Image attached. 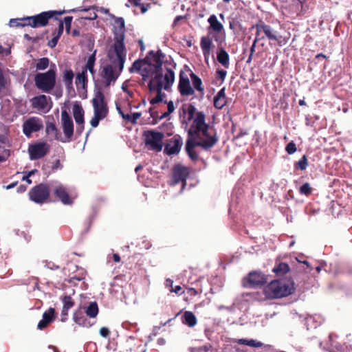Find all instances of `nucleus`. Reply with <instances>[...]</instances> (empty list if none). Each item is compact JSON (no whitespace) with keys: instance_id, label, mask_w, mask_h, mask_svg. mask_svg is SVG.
<instances>
[{"instance_id":"58836bf2","label":"nucleus","mask_w":352,"mask_h":352,"mask_svg":"<svg viewBox=\"0 0 352 352\" xmlns=\"http://www.w3.org/2000/svg\"><path fill=\"white\" fill-rule=\"evenodd\" d=\"M42 319L50 323L53 322L55 319V309L50 307L47 311L43 313Z\"/></svg>"},{"instance_id":"2f4dec72","label":"nucleus","mask_w":352,"mask_h":352,"mask_svg":"<svg viewBox=\"0 0 352 352\" xmlns=\"http://www.w3.org/2000/svg\"><path fill=\"white\" fill-rule=\"evenodd\" d=\"M98 306L96 302H91L89 305L85 307V312L87 316L89 318H96L98 314Z\"/></svg>"},{"instance_id":"864d4df0","label":"nucleus","mask_w":352,"mask_h":352,"mask_svg":"<svg viewBox=\"0 0 352 352\" xmlns=\"http://www.w3.org/2000/svg\"><path fill=\"white\" fill-rule=\"evenodd\" d=\"M117 109L118 110L119 113L121 115L122 118L125 120L131 122V114H124L122 111L120 107H117Z\"/></svg>"},{"instance_id":"1a4fd4ad","label":"nucleus","mask_w":352,"mask_h":352,"mask_svg":"<svg viewBox=\"0 0 352 352\" xmlns=\"http://www.w3.org/2000/svg\"><path fill=\"white\" fill-rule=\"evenodd\" d=\"M30 199L38 204L50 202V188L47 184L41 183L34 186L28 193Z\"/></svg>"},{"instance_id":"ddd939ff","label":"nucleus","mask_w":352,"mask_h":352,"mask_svg":"<svg viewBox=\"0 0 352 352\" xmlns=\"http://www.w3.org/2000/svg\"><path fill=\"white\" fill-rule=\"evenodd\" d=\"M43 128V121L37 117H31L23 124V132L28 138L31 137L33 133L38 132Z\"/></svg>"},{"instance_id":"a18cd8bd","label":"nucleus","mask_w":352,"mask_h":352,"mask_svg":"<svg viewBox=\"0 0 352 352\" xmlns=\"http://www.w3.org/2000/svg\"><path fill=\"white\" fill-rule=\"evenodd\" d=\"M300 192L303 195H309L311 192V188L308 183L304 184L300 188Z\"/></svg>"},{"instance_id":"b1692460","label":"nucleus","mask_w":352,"mask_h":352,"mask_svg":"<svg viewBox=\"0 0 352 352\" xmlns=\"http://www.w3.org/2000/svg\"><path fill=\"white\" fill-rule=\"evenodd\" d=\"M142 140L146 148L150 151L154 150V130L144 131Z\"/></svg>"},{"instance_id":"20e7f679","label":"nucleus","mask_w":352,"mask_h":352,"mask_svg":"<svg viewBox=\"0 0 352 352\" xmlns=\"http://www.w3.org/2000/svg\"><path fill=\"white\" fill-rule=\"evenodd\" d=\"M151 56L154 57V50H150L145 58L135 60L129 71L138 73L142 76L141 85L152 93L154 91V63H151Z\"/></svg>"},{"instance_id":"a211bd4d","label":"nucleus","mask_w":352,"mask_h":352,"mask_svg":"<svg viewBox=\"0 0 352 352\" xmlns=\"http://www.w3.org/2000/svg\"><path fill=\"white\" fill-rule=\"evenodd\" d=\"M57 24V28H52L51 29L46 30L44 32L45 34H47L49 32H52L53 37L52 39L49 40L47 43V45L51 48H54L56 46L60 37L63 33L64 28L63 21L58 20Z\"/></svg>"},{"instance_id":"79ce46f5","label":"nucleus","mask_w":352,"mask_h":352,"mask_svg":"<svg viewBox=\"0 0 352 352\" xmlns=\"http://www.w3.org/2000/svg\"><path fill=\"white\" fill-rule=\"evenodd\" d=\"M307 0H294L297 12H302L308 8Z\"/></svg>"},{"instance_id":"393cba45","label":"nucleus","mask_w":352,"mask_h":352,"mask_svg":"<svg viewBox=\"0 0 352 352\" xmlns=\"http://www.w3.org/2000/svg\"><path fill=\"white\" fill-rule=\"evenodd\" d=\"M73 320L80 326L84 327H89L91 326L90 322L84 315V312L81 310V308H79L74 311L73 314Z\"/></svg>"},{"instance_id":"6e6552de","label":"nucleus","mask_w":352,"mask_h":352,"mask_svg":"<svg viewBox=\"0 0 352 352\" xmlns=\"http://www.w3.org/2000/svg\"><path fill=\"white\" fill-rule=\"evenodd\" d=\"M111 18L114 20L116 26L114 27L113 43L111 48L126 51L124 45L125 22L122 17H117L111 14Z\"/></svg>"},{"instance_id":"c85d7f7f","label":"nucleus","mask_w":352,"mask_h":352,"mask_svg":"<svg viewBox=\"0 0 352 352\" xmlns=\"http://www.w3.org/2000/svg\"><path fill=\"white\" fill-rule=\"evenodd\" d=\"M190 77L193 85V89L197 91L201 95H203L204 93V88L203 87L201 79L193 72L190 73Z\"/></svg>"},{"instance_id":"603ef678","label":"nucleus","mask_w":352,"mask_h":352,"mask_svg":"<svg viewBox=\"0 0 352 352\" xmlns=\"http://www.w3.org/2000/svg\"><path fill=\"white\" fill-rule=\"evenodd\" d=\"M100 334L102 337L107 338L110 335V331L107 327H102L100 329Z\"/></svg>"},{"instance_id":"052dcab7","label":"nucleus","mask_w":352,"mask_h":352,"mask_svg":"<svg viewBox=\"0 0 352 352\" xmlns=\"http://www.w3.org/2000/svg\"><path fill=\"white\" fill-rule=\"evenodd\" d=\"M162 149V142L157 141V133H155V151H161Z\"/></svg>"},{"instance_id":"4c0bfd02","label":"nucleus","mask_w":352,"mask_h":352,"mask_svg":"<svg viewBox=\"0 0 352 352\" xmlns=\"http://www.w3.org/2000/svg\"><path fill=\"white\" fill-rule=\"evenodd\" d=\"M25 23H27V21L25 20V17L21 19H12L9 22V25L12 28L28 26V25H25Z\"/></svg>"},{"instance_id":"de8ad7c7","label":"nucleus","mask_w":352,"mask_h":352,"mask_svg":"<svg viewBox=\"0 0 352 352\" xmlns=\"http://www.w3.org/2000/svg\"><path fill=\"white\" fill-rule=\"evenodd\" d=\"M6 84L7 82L3 74V72L0 68V92L6 88Z\"/></svg>"},{"instance_id":"cd10ccee","label":"nucleus","mask_w":352,"mask_h":352,"mask_svg":"<svg viewBox=\"0 0 352 352\" xmlns=\"http://www.w3.org/2000/svg\"><path fill=\"white\" fill-rule=\"evenodd\" d=\"M139 179L146 187L153 186L154 175L148 168H146V171H145L142 175L139 176Z\"/></svg>"},{"instance_id":"9b49d317","label":"nucleus","mask_w":352,"mask_h":352,"mask_svg":"<svg viewBox=\"0 0 352 352\" xmlns=\"http://www.w3.org/2000/svg\"><path fill=\"white\" fill-rule=\"evenodd\" d=\"M94 115L104 119L108 114V107L104 101V96L103 93L98 91L95 98L92 100Z\"/></svg>"},{"instance_id":"680f3d73","label":"nucleus","mask_w":352,"mask_h":352,"mask_svg":"<svg viewBox=\"0 0 352 352\" xmlns=\"http://www.w3.org/2000/svg\"><path fill=\"white\" fill-rule=\"evenodd\" d=\"M141 113H134L131 115V123L135 124L137 122V120L140 117Z\"/></svg>"},{"instance_id":"c756f323","label":"nucleus","mask_w":352,"mask_h":352,"mask_svg":"<svg viewBox=\"0 0 352 352\" xmlns=\"http://www.w3.org/2000/svg\"><path fill=\"white\" fill-rule=\"evenodd\" d=\"M197 318L194 314L190 311H186L184 313L182 316V322L188 325V327H192L197 324Z\"/></svg>"},{"instance_id":"4d7b16f0","label":"nucleus","mask_w":352,"mask_h":352,"mask_svg":"<svg viewBox=\"0 0 352 352\" xmlns=\"http://www.w3.org/2000/svg\"><path fill=\"white\" fill-rule=\"evenodd\" d=\"M97 17H98V15L94 11H93L92 12H90L89 14V15L82 16L83 19H88V20H95Z\"/></svg>"},{"instance_id":"f704fd0d","label":"nucleus","mask_w":352,"mask_h":352,"mask_svg":"<svg viewBox=\"0 0 352 352\" xmlns=\"http://www.w3.org/2000/svg\"><path fill=\"white\" fill-rule=\"evenodd\" d=\"M272 271L277 275L283 276L289 271V267L285 263H280Z\"/></svg>"},{"instance_id":"a19ab883","label":"nucleus","mask_w":352,"mask_h":352,"mask_svg":"<svg viewBox=\"0 0 352 352\" xmlns=\"http://www.w3.org/2000/svg\"><path fill=\"white\" fill-rule=\"evenodd\" d=\"M97 50H95L94 52L89 56L87 63L85 67H82V70L87 72V69L89 67H94L95 62H96V56Z\"/></svg>"},{"instance_id":"13d9d810","label":"nucleus","mask_w":352,"mask_h":352,"mask_svg":"<svg viewBox=\"0 0 352 352\" xmlns=\"http://www.w3.org/2000/svg\"><path fill=\"white\" fill-rule=\"evenodd\" d=\"M84 124H76V133L78 135H80L84 130Z\"/></svg>"},{"instance_id":"0e129e2a","label":"nucleus","mask_w":352,"mask_h":352,"mask_svg":"<svg viewBox=\"0 0 352 352\" xmlns=\"http://www.w3.org/2000/svg\"><path fill=\"white\" fill-rule=\"evenodd\" d=\"M195 108L194 106H192L190 105L188 108V116H189V119L192 118L193 117V115H194V113H195Z\"/></svg>"},{"instance_id":"bf43d9fd","label":"nucleus","mask_w":352,"mask_h":352,"mask_svg":"<svg viewBox=\"0 0 352 352\" xmlns=\"http://www.w3.org/2000/svg\"><path fill=\"white\" fill-rule=\"evenodd\" d=\"M34 171L32 170L28 173L27 175H24L23 177V180L26 181L29 184H32V180L30 179V177L34 174Z\"/></svg>"},{"instance_id":"9d476101","label":"nucleus","mask_w":352,"mask_h":352,"mask_svg":"<svg viewBox=\"0 0 352 352\" xmlns=\"http://www.w3.org/2000/svg\"><path fill=\"white\" fill-rule=\"evenodd\" d=\"M173 181L171 184L175 185L179 182L182 183V189L183 190L186 185V179L189 176L190 169L188 167L183 166L181 164H175L173 168Z\"/></svg>"},{"instance_id":"6e6d98bb","label":"nucleus","mask_w":352,"mask_h":352,"mask_svg":"<svg viewBox=\"0 0 352 352\" xmlns=\"http://www.w3.org/2000/svg\"><path fill=\"white\" fill-rule=\"evenodd\" d=\"M50 323L47 321H45L44 320H40V322L38 323L37 328L40 330H43L45 329Z\"/></svg>"},{"instance_id":"7ed1b4c3","label":"nucleus","mask_w":352,"mask_h":352,"mask_svg":"<svg viewBox=\"0 0 352 352\" xmlns=\"http://www.w3.org/2000/svg\"><path fill=\"white\" fill-rule=\"evenodd\" d=\"M126 51L109 48L107 58L109 63L101 67L100 76L105 87L114 84L123 71L126 60Z\"/></svg>"},{"instance_id":"f8f14e48","label":"nucleus","mask_w":352,"mask_h":352,"mask_svg":"<svg viewBox=\"0 0 352 352\" xmlns=\"http://www.w3.org/2000/svg\"><path fill=\"white\" fill-rule=\"evenodd\" d=\"M50 149V146L45 142H37L30 145L28 153L32 160L43 157Z\"/></svg>"},{"instance_id":"5fc2aeb1","label":"nucleus","mask_w":352,"mask_h":352,"mask_svg":"<svg viewBox=\"0 0 352 352\" xmlns=\"http://www.w3.org/2000/svg\"><path fill=\"white\" fill-rule=\"evenodd\" d=\"M149 102H150V104H151V107L149 108L150 116H151V117H152L154 119V111H153L154 102H155L154 96H151L149 98Z\"/></svg>"},{"instance_id":"473e14b6","label":"nucleus","mask_w":352,"mask_h":352,"mask_svg":"<svg viewBox=\"0 0 352 352\" xmlns=\"http://www.w3.org/2000/svg\"><path fill=\"white\" fill-rule=\"evenodd\" d=\"M217 60L226 68L229 67V55L227 53V52L223 49L221 48L219 53L217 54Z\"/></svg>"},{"instance_id":"f03ea898","label":"nucleus","mask_w":352,"mask_h":352,"mask_svg":"<svg viewBox=\"0 0 352 352\" xmlns=\"http://www.w3.org/2000/svg\"><path fill=\"white\" fill-rule=\"evenodd\" d=\"M175 64L161 52H155V104L163 100L165 94L162 89L170 90L175 81Z\"/></svg>"},{"instance_id":"69168bd1","label":"nucleus","mask_w":352,"mask_h":352,"mask_svg":"<svg viewBox=\"0 0 352 352\" xmlns=\"http://www.w3.org/2000/svg\"><path fill=\"white\" fill-rule=\"evenodd\" d=\"M209 348L206 346L196 349L193 351V352H208Z\"/></svg>"},{"instance_id":"09e8293b","label":"nucleus","mask_w":352,"mask_h":352,"mask_svg":"<svg viewBox=\"0 0 352 352\" xmlns=\"http://www.w3.org/2000/svg\"><path fill=\"white\" fill-rule=\"evenodd\" d=\"M286 151L288 154L292 155L296 151V146L294 142H289L285 148Z\"/></svg>"},{"instance_id":"37998d69","label":"nucleus","mask_w":352,"mask_h":352,"mask_svg":"<svg viewBox=\"0 0 352 352\" xmlns=\"http://www.w3.org/2000/svg\"><path fill=\"white\" fill-rule=\"evenodd\" d=\"M175 110V107H174V104H173V102L172 101H169L168 103H167V111L164 112V113H162L161 116H158L157 115V112L155 111V118L157 117L159 118L160 120L162 119V118H166L167 116H168L171 113H173Z\"/></svg>"},{"instance_id":"5701e85b","label":"nucleus","mask_w":352,"mask_h":352,"mask_svg":"<svg viewBox=\"0 0 352 352\" xmlns=\"http://www.w3.org/2000/svg\"><path fill=\"white\" fill-rule=\"evenodd\" d=\"M200 46L203 51L205 61L208 64L209 56L210 54L211 47L212 46V41L210 38L203 36L201 38Z\"/></svg>"},{"instance_id":"0eeeda50","label":"nucleus","mask_w":352,"mask_h":352,"mask_svg":"<svg viewBox=\"0 0 352 352\" xmlns=\"http://www.w3.org/2000/svg\"><path fill=\"white\" fill-rule=\"evenodd\" d=\"M294 289L292 283L273 280L265 287L264 292L269 298H277L291 294Z\"/></svg>"},{"instance_id":"4468645a","label":"nucleus","mask_w":352,"mask_h":352,"mask_svg":"<svg viewBox=\"0 0 352 352\" xmlns=\"http://www.w3.org/2000/svg\"><path fill=\"white\" fill-rule=\"evenodd\" d=\"M178 90L182 96H192L195 94V89L191 86L189 78L184 71L179 73Z\"/></svg>"},{"instance_id":"ea45409f","label":"nucleus","mask_w":352,"mask_h":352,"mask_svg":"<svg viewBox=\"0 0 352 352\" xmlns=\"http://www.w3.org/2000/svg\"><path fill=\"white\" fill-rule=\"evenodd\" d=\"M87 72L82 69L81 72L78 73L76 76V84L77 85V86L78 85L82 84V87H84L85 85L87 84Z\"/></svg>"},{"instance_id":"e2e57ef3","label":"nucleus","mask_w":352,"mask_h":352,"mask_svg":"<svg viewBox=\"0 0 352 352\" xmlns=\"http://www.w3.org/2000/svg\"><path fill=\"white\" fill-rule=\"evenodd\" d=\"M217 74H218L219 77L222 80H224V79H225V78H226V74H227L226 71L223 70V69H220V70H218V71H217Z\"/></svg>"},{"instance_id":"a878e982","label":"nucleus","mask_w":352,"mask_h":352,"mask_svg":"<svg viewBox=\"0 0 352 352\" xmlns=\"http://www.w3.org/2000/svg\"><path fill=\"white\" fill-rule=\"evenodd\" d=\"M226 103V89L223 87L214 98V106L218 109H221Z\"/></svg>"},{"instance_id":"c03bdc74","label":"nucleus","mask_w":352,"mask_h":352,"mask_svg":"<svg viewBox=\"0 0 352 352\" xmlns=\"http://www.w3.org/2000/svg\"><path fill=\"white\" fill-rule=\"evenodd\" d=\"M308 166V161L306 155H303L302 157L297 162V166L302 170L307 168Z\"/></svg>"},{"instance_id":"f3484780","label":"nucleus","mask_w":352,"mask_h":352,"mask_svg":"<svg viewBox=\"0 0 352 352\" xmlns=\"http://www.w3.org/2000/svg\"><path fill=\"white\" fill-rule=\"evenodd\" d=\"M53 195L55 196L57 200L61 201L65 205L73 204V200L69 196L68 189L63 184H58L54 188Z\"/></svg>"},{"instance_id":"aec40b11","label":"nucleus","mask_w":352,"mask_h":352,"mask_svg":"<svg viewBox=\"0 0 352 352\" xmlns=\"http://www.w3.org/2000/svg\"><path fill=\"white\" fill-rule=\"evenodd\" d=\"M256 29H258V31H262L270 40L277 41L281 38L276 30L263 22L256 25Z\"/></svg>"},{"instance_id":"c9c22d12","label":"nucleus","mask_w":352,"mask_h":352,"mask_svg":"<svg viewBox=\"0 0 352 352\" xmlns=\"http://www.w3.org/2000/svg\"><path fill=\"white\" fill-rule=\"evenodd\" d=\"M238 343L239 344L247 345L252 347H261L263 345L261 342H258L253 339H240L239 340Z\"/></svg>"},{"instance_id":"e433bc0d","label":"nucleus","mask_w":352,"mask_h":352,"mask_svg":"<svg viewBox=\"0 0 352 352\" xmlns=\"http://www.w3.org/2000/svg\"><path fill=\"white\" fill-rule=\"evenodd\" d=\"M74 74L72 70H66L63 75V80L65 84V86L67 88H69L72 86V81L74 78Z\"/></svg>"},{"instance_id":"774afa93","label":"nucleus","mask_w":352,"mask_h":352,"mask_svg":"<svg viewBox=\"0 0 352 352\" xmlns=\"http://www.w3.org/2000/svg\"><path fill=\"white\" fill-rule=\"evenodd\" d=\"M112 258L115 263H119L121 261L120 255L117 253L113 254Z\"/></svg>"},{"instance_id":"4be33fe9","label":"nucleus","mask_w":352,"mask_h":352,"mask_svg":"<svg viewBox=\"0 0 352 352\" xmlns=\"http://www.w3.org/2000/svg\"><path fill=\"white\" fill-rule=\"evenodd\" d=\"M51 100L50 97L45 95H39L31 99V104L33 108L38 110H45L47 107V100Z\"/></svg>"},{"instance_id":"412c9836","label":"nucleus","mask_w":352,"mask_h":352,"mask_svg":"<svg viewBox=\"0 0 352 352\" xmlns=\"http://www.w3.org/2000/svg\"><path fill=\"white\" fill-rule=\"evenodd\" d=\"M63 308L61 311V321L65 322L67 319L69 310L72 308L75 302L70 296L65 295L61 298Z\"/></svg>"},{"instance_id":"8fccbe9b","label":"nucleus","mask_w":352,"mask_h":352,"mask_svg":"<svg viewBox=\"0 0 352 352\" xmlns=\"http://www.w3.org/2000/svg\"><path fill=\"white\" fill-rule=\"evenodd\" d=\"M73 17L68 16L65 17L64 22L63 21V24H65V30L67 33L69 32L70 28H71V24L72 21Z\"/></svg>"},{"instance_id":"423d86ee","label":"nucleus","mask_w":352,"mask_h":352,"mask_svg":"<svg viewBox=\"0 0 352 352\" xmlns=\"http://www.w3.org/2000/svg\"><path fill=\"white\" fill-rule=\"evenodd\" d=\"M77 10L72 9L69 11L66 10H49L46 12H42L38 14L30 16H25V20L27 21V23L25 25H28L32 28H38L45 27L48 25L50 19H54L58 22L59 20L57 16H60L63 14L69 12H76Z\"/></svg>"},{"instance_id":"7c9ffc66","label":"nucleus","mask_w":352,"mask_h":352,"mask_svg":"<svg viewBox=\"0 0 352 352\" xmlns=\"http://www.w3.org/2000/svg\"><path fill=\"white\" fill-rule=\"evenodd\" d=\"M208 22L210 24V28L217 33H219L223 29V25L218 21L214 14L211 15L208 18Z\"/></svg>"},{"instance_id":"dca6fc26","label":"nucleus","mask_w":352,"mask_h":352,"mask_svg":"<svg viewBox=\"0 0 352 352\" xmlns=\"http://www.w3.org/2000/svg\"><path fill=\"white\" fill-rule=\"evenodd\" d=\"M267 277L262 272L253 271L250 272L248 277L244 280V287H257L265 284Z\"/></svg>"},{"instance_id":"338daca9","label":"nucleus","mask_w":352,"mask_h":352,"mask_svg":"<svg viewBox=\"0 0 352 352\" xmlns=\"http://www.w3.org/2000/svg\"><path fill=\"white\" fill-rule=\"evenodd\" d=\"M182 290V288L180 286L177 285L174 289H172L170 291L176 293L177 294H182L183 293Z\"/></svg>"},{"instance_id":"f257e3e1","label":"nucleus","mask_w":352,"mask_h":352,"mask_svg":"<svg viewBox=\"0 0 352 352\" xmlns=\"http://www.w3.org/2000/svg\"><path fill=\"white\" fill-rule=\"evenodd\" d=\"M218 140L214 129L205 122V114L201 111L197 112L188 131V140L185 147L190 158L195 160L198 157L194 150L195 147L200 146L208 151L217 144Z\"/></svg>"},{"instance_id":"2eb2a0df","label":"nucleus","mask_w":352,"mask_h":352,"mask_svg":"<svg viewBox=\"0 0 352 352\" xmlns=\"http://www.w3.org/2000/svg\"><path fill=\"white\" fill-rule=\"evenodd\" d=\"M61 122L63 131L66 138V140H61V141L63 142L70 141L74 135V124L72 118L66 110H63L61 112Z\"/></svg>"},{"instance_id":"72a5a7b5","label":"nucleus","mask_w":352,"mask_h":352,"mask_svg":"<svg viewBox=\"0 0 352 352\" xmlns=\"http://www.w3.org/2000/svg\"><path fill=\"white\" fill-rule=\"evenodd\" d=\"M35 68L36 71H43L50 66V60L47 57H43L36 59Z\"/></svg>"},{"instance_id":"49530a36","label":"nucleus","mask_w":352,"mask_h":352,"mask_svg":"<svg viewBox=\"0 0 352 352\" xmlns=\"http://www.w3.org/2000/svg\"><path fill=\"white\" fill-rule=\"evenodd\" d=\"M46 132L47 133H54L55 135H57L58 134V129L56 128V126L55 123L50 122V123L47 124Z\"/></svg>"},{"instance_id":"3c124183","label":"nucleus","mask_w":352,"mask_h":352,"mask_svg":"<svg viewBox=\"0 0 352 352\" xmlns=\"http://www.w3.org/2000/svg\"><path fill=\"white\" fill-rule=\"evenodd\" d=\"M102 120L101 118L94 115L90 121V124L92 127H97L99 124L100 120Z\"/></svg>"},{"instance_id":"39448f33","label":"nucleus","mask_w":352,"mask_h":352,"mask_svg":"<svg viewBox=\"0 0 352 352\" xmlns=\"http://www.w3.org/2000/svg\"><path fill=\"white\" fill-rule=\"evenodd\" d=\"M34 81L36 87L41 91L50 94L56 83V69L52 64L50 69L45 72H38L35 74Z\"/></svg>"},{"instance_id":"bb28decb","label":"nucleus","mask_w":352,"mask_h":352,"mask_svg":"<svg viewBox=\"0 0 352 352\" xmlns=\"http://www.w3.org/2000/svg\"><path fill=\"white\" fill-rule=\"evenodd\" d=\"M73 116L76 124H85L84 110L81 104L75 103L72 107Z\"/></svg>"},{"instance_id":"6ab92c4d","label":"nucleus","mask_w":352,"mask_h":352,"mask_svg":"<svg viewBox=\"0 0 352 352\" xmlns=\"http://www.w3.org/2000/svg\"><path fill=\"white\" fill-rule=\"evenodd\" d=\"M183 144L179 136H174L165 146L164 152L168 155L177 154Z\"/></svg>"}]
</instances>
